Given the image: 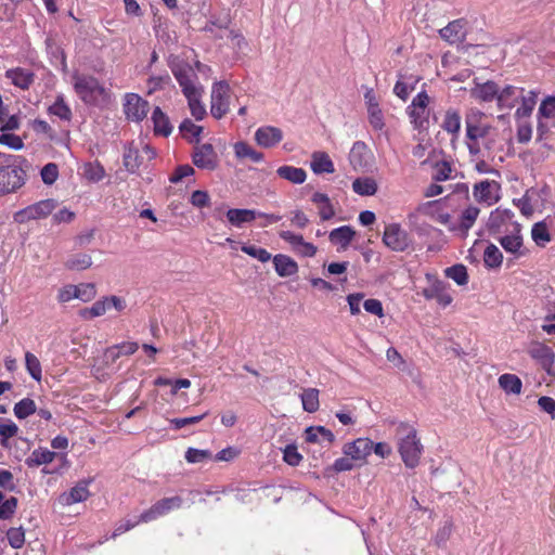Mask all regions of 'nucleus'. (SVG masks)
<instances>
[{"label":"nucleus","instance_id":"412c9836","mask_svg":"<svg viewBox=\"0 0 555 555\" xmlns=\"http://www.w3.org/2000/svg\"><path fill=\"white\" fill-rule=\"evenodd\" d=\"M5 77L12 81V83L23 90H26L34 82V73L24 68H13L5 72Z\"/></svg>","mask_w":555,"mask_h":555},{"label":"nucleus","instance_id":"58836bf2","mask_svg":"<svg viewBox=\"0 0 555 555\" xmlns=\"http://www.w3.org/2000/svg\"><path fill=\"white\" fill-rule=\"evenodd\" d=\"M444 275L453 280L457 285L463 286L468 283V273L464 264H454L444 270Z\"/></svg>","mask_w":555,"mask_h":555},{"label":"nucleus","instance_id":"de8ad7c7","mask_svg":"<svg viewBox=\"0 0 555 555\" xmlns=\"http://www.w3.org/2000/svg\"><path fill=\"white\" fill-rule=\"evenodd\" d=\"M409 116L411 118V122L414 125L415 129H424L428 124V111L427 109H416V107L409 106Z\"/></svg>","mask_w":555,"mask_h":555},{"label":"nucleus","instance_id":"774afa93","mask_svg":"<svg viewBox=\"0 0 555 555\" xmlns=\"http://www.w3.org/2000/svg\"><path fill=\"white\" fill-rule=\"evenodd\" d=\"M538 404L542 411L550 414L552 418H555V400L551 397H540Z\"/></svg>","mask_w":555,"mask_h":555},{"label":"nucleus","instance_id":"680f3d73","mask_svg":"<svg viewBox=\"0 0 555 555\" xmlns=\"http://www.w3.org/2000/svg\"><path fill=\"white\" fill-rule=\"evenodd\" d=\"M181 133L183 137H188V134H192L196 138V141L198 142V137L201 132L203 131V127L196 126L191 119H184L180 127H179Z\"/></svg>","mask_w":555,"mask_h":555},{"label":"nucleus","instance_id":"0eeeda50","mask_svg":"<svg viewBox=\"0 0 555 555\" xmlns=\"http://www.w3.org/2000/svg\"><path fill=\"white\" fill-rule=\"evenodd\" d=\"M383 242L393 251H404L410 246L411 238L400 224L390 223L385 228Z\"/></svg>","mask_w":555,"mask_h":555},{"label":"nucleus","instance_id":"aec40b11","mask_svg":"<svg viewBox=\"0 0 555 555\" xmlns=\"http://www.w3.org/2000/svg\"><path fill=\"white\" fill-rule=\"evenodd\" d=\"M335 440L334 434L324 426H310L306 429V441L310 443L326 442L331 446Z\"/></svg>","mask_w":555,"mask_h":555},{"label":"nucleus","instance_id":"4d7b16f0","mask_svg":"<svg viewBox=\"0 0 555 555\" xmlns=\"http://www.w3.org/2000/svg\"><path fill=\"white\" fill-rule=\"evenodd\" d=\"M242 251L250 257L257 258L261 262H267L271 259V255L266 249L257 247L256 245H243Z\"/></svg>","mask_w":555,"mask_h":555},{"label":"nucleus","instance_id":"f257e3e1","mask_svg":"<svg viewBox=\"0 0 555 555\" xmlns=\"http://www.w3.org/2000/svg\"><path fill=\"white\" fill-rule=\"evenodd\" d=\"M74 89L78 96L87 104H96L105 101L108 94L96 78L89 75L74 74Z\"/></svg>","mask_w":555,"mask_h":555},{"label":"nucleus","instance_id":"338daca9","mask_svg":"<svg viewBox=\"0 0 555 555\" xmlns=\"http://www.w3.org/2000/svg\"><path fill=\"white\" fill-rule=\"evenodd\" d=\"M18 431V427L13 423V422H9L7 424H0V436L2 437L1 439V444L2 446H5V441L9 439V438H12L14 437Z\"/></svg>","mask_w":555,"mask_h":555},{"label":"nucleus","instance_id":"39448f33","mask_svg":"<svg viewBox=\"0 0 555 555\" xmlns=\"http://www.w3.org/2000/svg\"><path fill=\"white\" fill-rule=\"evenodd\" d=\"M115 309L117 312H121L127 308V302L124 298L112 295L103 297L95 301L90 308H83L80 310V315L83 319H93L95 317L103 315L109 309Z\"/></svg>","mask_w":555,"mask_h":555},{"label":"nucleus","instance_id":"37998d69","mask_svg":"<svg viewBox=\"0 0 555 555\" xmlns=\"http://www.w3.org/2000/svg\"><path fill=\"white\" fill-rule=\"evenodd\" d=\"M139 150L132 145L128 146L124 153V166L129 172H134L140 167Z\"/></svg>","mask_w":555,"mask_h":555},{"label":"nucleus","instance_id":"2f4dec72","mask_svg":"<svg viewBox=\"0 0 555 555\" xmlns=\"http://www.w3.org/2000/svg\"><path fill=\"white\" fill-rule=\"evenodd\" d=\"M255 139L260 146L270 147L278 141V129L273 127L259 128Z\"/></svg>","mask_w":555,"mask_h":555},{"label":"nucleus","instance_id":"c03bdc74","mask_svg":"<svg viewBox=\"0 0 555 555\" xmlns=\"http://www.w3.org/2000/svg\"><path fill=\"white\" fill-rule=\"evenodd\" d=\"M36 412L35 401L25 398L14 405V414L17 418L24 420Z\"/></svg>","mask_w":555,"mask_h":555},{"label":"nucleus","instance_id":"a18cd8bd","mask_svg":"<svg viewBox=\"0 0 555 555\" xmlns=\"http://www.w3.org/2000/svg\"><path fill=\"white\" fill-rule=\"evenodd\" d=\"M49 113L60 117L62 120H69L72 118V111L64 102L62 95H59L56 101L49 107Z\"/></svg>","mask_w":555,"mask_h":555},{"label":"nucleus","instance_id":"a878e982","mask_svg":"<svg viewBox=\"0 0 555 555\" xmlns=\"http://www.w3.org/2000/svg\"><path fill=\"white\" fill-rule=\"evenodd\" d=\"M354 235L356 232L351 227L343 225L331 231L330 241L334 244H340L341 248L346 249Z\"/></svg>","mask_w":555,"mask_h":555},{"label":"nucleus","instance_id":"a211bd4d","mask_svg":"<svg viewBox=\"0 0 555 555\" xmlns=\"http://www.w3.org/2000/svg\"><path fill=\"white\" fill-rule=\"evenodd\" d=\"M310 167L315 175L333 173L335 171L334 163L325 152H313Z\"/></svg>","mask_w":555,"mask_h":555},{"label":"nucleus","instance_id":"4c0bfd02","mask_svg":"<svg viewBox=\"0 0 555 555\" xmlns=\"http://www.w3.org/2000/svg\"><path fill=\"white\" fill-rule=\"evenodd\" d=\"M202 91L203 90L193 92L192 94H185L191 114L196 120L203 119L206 114V109L201 103Z\"/></svg>","mask_w":555,"mask_h":555},{"label":"nucleus","instance_id":"393cba45","mask_svg":"<svg viewBox=\"0 0 555 555\" xmlns=\"http://www.w3.org/2000/svg\"><path fill=\"white\" fill-rule=\"evenodd\" d=\"M257 212L251 209H229L227 211V218L229 222L234 227H242L245 223H249L255 220Z\"/></svg>","mask_w":555,"mask_h":555},{"label":"nucleus","instance_id":"f03ea898","mask_svg":"<svg viewBox=\"0 0 555 555\" xmlns=\"http://www.w3.org/2000/svg\"><path fill=\"white\" fill-rule=\"evenodd\" d=\"M12 155H3L0 164V193H10L25 183V172L10 163Z\"/></svg>","mask_w":555,"mask_h":555},{"label":"nucleus","instance_id":"20e7f679","mask_svg":"<svg viewBox=\"0 0 555 555\" xmlns=\"http://www.w3.org/2000/svg\"><path fill=\"white\" fill-rule=\"evenodd\" d=\"M171 70L180 87L182 88L184 95L203 90L202 87L195 83V80H197V75L193 67L186 62H175L171 66Z\"/></svg>","mask_w":555,"mask_h":555},{"label":"nucleus","instance_id":"bf43d9fd","mask_svg":"<svg viewBox=\"0 0 555 555\" xmlns=\"http://www.w3.org/2000/svg\"><path fill=\"white\" fill-rule=\"evenodd\" d=\"M211 457V453L208 450H198L189 448L185 453V460L189 463H199Z\"/></svg>","mask_w":555,"mask_h":555},{"label":"nucleus","instance_id":"3c124183","mask_svg":"<svg viewBox=\"0 0 555 555\" xmlns=\"http://www.w3.org/2000/svg\"><path fill=\"white\" fill-rule=\"evenodd\" d=\"M182 499L180 496H172L159 500L154 504L155 511L158 512L159 516L168 513L175 507H180Z\"/></svg>","mask_w":555,"mask_h":555},{"label":"nucleus","instance_id":"cd10ccee","mask_svg":"<svg viewBox=\"0 0 555 555\" xmlns=\"http://www.w3.org/2000/svg\"><path fill=\"white\" fill-rule=\"evenodd\" d=\"M56 453L49 450L37 449L26 459L25 463L28 467H38L42 464L51 463Z\"/></svg>","mask_w":555,"mask_h":555},{"label":"nucleus","instance_id":"7c9ffc66","mask_svg":"<svg viewBox=\"0 0 555 555\" xmlns=\"http://www.w3.org/2000/svg\"><path fill=\"white\" fill-rule=\"evenodd\" d=\"M235 156L240 159H248L251 163H259L262 159V154L254 150L245 142H237L234 145Z\"/></svg>","mask_w":555,"mask_h":555},{"label":"nucleus","instance_id":"2eb2a0df","mask_svg":"<svg viewBox=\"0 0 555 555\" xmlns=\"http://www.w3.org/2000/svg\"><path fill=\"white\" fill-rule=\"evenodd\" d=\"M423 295L426 299H436L442 307H447L452 302V296L447 292L446 284L439 280L424 288Z\"/></svg>","mask_w":555,"mask_h":555},{"label":"nucleus","instance_id":"bb28decb","mask_svg":"<svg viewBox=\"0 0 555 555\" xmlns=\"http://www.w3.org/2000/svg\"><path fill=\"white\" fill-rule=\"evenodd\" d=\"M518 89L513 86H506L503 90H499L498 106L500 109H511L515 106L518 95Z\"/></svg>","mask_w":555,"mask_h":555},{"label":"nucleus","instance_id":"f704fd0d","mask_svg":"<svg viewBox=\"0 0 555 555\" xmlns=\"http://www.w3.org/2000/svg\"><path fill=\"white\" fill-rule=\"evenodd\" d=\"M302 408L308 413L318 411L320 406L319 390L315 388H307L301 393Z\"/></svg>","mask_w":555,"mask_h":555},{"label":"nucleus","instance_id":"13d9d810","mask_svg":"<svg viewBox=\"0 0 555 555\" xmlns=\"http://www.w3.org/2000/svg\"><path fill=\"white\" fill-rule=\"evenodd\" d=\"M451 171H452V169L448 162L437 163L435 166L433 179L435 181H439V182L446 181L450 178Z\"/></svg>","mask_w":555,"mask_h":555},{"label":"nucleus","instance_id":"49530a36","mask_svg":"<svg viewBox=\"0 0 555 555\" xmlns=\"http://www.w3.org/2000/svg\"><path fill=\"white\" fill-rule=\"evenodd\" d=\"M25 364H26V369L28 371V373L30 374V376L37 380V382H40L41 380V376H42V371H41V364H40V361L38 360V358L33 354L31 352H26L25 354Z\"/></svg>","mask_w":555,"mask_h":555},{"label":"nucleus","instance_id":"6ab92c4d","mask_svg":"<svg viewBox=\"0 0 555 555\" xmlns=\"http://www.w3.org/2000/svg\"><path fill=\"white\" fill-rule=\"evenodd\" d=\"M470 94L473 98L483 102H490L494 99L498 101L499 87L491 80L485 83H476V86L470 90Z\"/></svg>","mask_w":555,"mask_h":555},{"label":"nucleus","instance_id":"1a4fd4ad","mask_svg":"<svg viewBox=\"0 0 555 555\" xmlns=\"http://www.w3.org/2000/svg\"><path fill=\"white\" fill-rule=\"evenodd\" d=\"M483 117L485 114L479 109L472 108L467 112L465 116L467 139L477 141L478 139L488 135L491 127L488 124L482 122Z\"/></svg>","mask_w":555,"mask_h":555},{"label":"nucleus","instance_id":"5701e85b","mask_svg":"<svg viewBox=\"0 0 555 555\" xmlns=\"http://www.w3.org/2000/svg\"><path fill=\"white\" fill-rule=\"evenodd\" d=\"M152 120L154 124V132L155 134H162L164 137H168L172 127L170 125L168 116L163 113L160 107L156 106L152 113Z\"/></svg>","mask_w":555,"mask_h":555},{"label":"nucleus","instance_id":"603ef678","mask_svg":"<svg viewBox=\"0 0 555 555\" xmlns=\"http://www.w3.org/2000/svg\"><path fill=\"white\" fill-rule=\"evenodd\" d=\"M298 266L291 257L280 254V276H291L296 274Z\"/></svg>","mask_w":555,"mask_h":555},{"label":"nucleus","instance_id":"ddd939ff","mask_svg":"<svg viewBox=\"0 0 555 555\" xmlns=\"http://www.w3.org/2000/svg\"><path fill=\"white\" fill-rule=\"evenodd\" d=\"M373 450V441L369 438H358L344 446L343 452L356 461H363Z\"/></svg>","mask_w":555,"mask_h":555},{"label":"nucleus","instance_id":"6e6d98bb","mask_svg":"<svg viewBox=\"0 0 555 555\" xmlns=\"http://www.w3.org/2000/svg\"><path fill=\"white\" fill-rule=\"evenodd\" d=\"M41 179L43 183L51 185L53 184L59 177V168L54 163H49L41 169Z\"/></svg>","mask_w":555,"mask_h":555},{"label":"nucleus","instance_id":"c756f323","mask_svg":"<svg viewBox=\"0 0 555 555\" xmlns=\"http://www.w3.org/2000/svg\"><path fill=\"white\" fill-rule=\"evenodd\" d=\"M480 209L475 206H468L461 214L459 230L466 235L478 218Z\"/></svg>","mask_w":555,"mask_h":555},{"label":"nucleus","instance_id":"e2e57ef3","mask_svg":"<svg viewBox=\"0 0 555 555\" xmlns=\"http://www.w3.org/2000/svg\"><path fill=\"white\" fill-rule=\"evenodd\" d=\"M539 115L545 118L555 117V96H547L539 107Z\"/></svg>","mask_w":555,"mask_h":555},{"label":"nucleus","instance_id":"864d4df0","mask_svg":"<svg viewBox=\"0 0 555 555\" xmlns=\"http://www.w3.org/2000/svg\"><path fill=\"white\" fill-rule=\"evenodd\" d=\"M10 545L13 548H21L25 542V532L22 527L10 528L7 532Z\"/></svg>","mask_w":555,"mask_h":555},{"label":"nucleus","instance_id":"7ed1b4c3","mask_svg":"<svg viewBox=\"0 0 555 555\" xmlns=\"http://www.w3.org/2000/svg\"><path fill=\"white\" fill-rule=\"evenodd\" d=\"M399 452L404 464L414 468L420 462L422 444L416 437V430L409 428L406 435L400 439Z\"/></svg>","mask_w":555,"mask_h":555},{"label":"nucleus","instance_id":"72a5a7b5","mask_svg":"<svg viewBox=\"0 0 555 555\" xmlns=\"http://www.w3.org/2000/svg\"><path fill=\"white\" fill-rule=\"evenodd\" d=\"M503 261L502 251L494 245L489 244L483 253V262L487 268L495 269L501 267Z\"/></svg>","mask_w":555,"mask_h":555},{"label":"nucleus","instance_id":"9b49d317","mask_svg":"<svg viewBox=\"0 0 555 555\" xmlns=\"http://www.w3.org/2000/svg\"><path fill=\"white\" fill-rule=\"evenodd\" d=\"M124 111L128 119L138 122L146 117L150 111V104L146 100L142 99L138 94L128 93L126 95Z\"/></svg>","mask_w":555,"mask_h":555},{"label":"nucleus","instance_id":"5fc2aeb1","mask_svg":"<svg viewBox=\"0 0 555 555\" xmlns=\"http://www.w3.org/2000/svg\"><path fill=\"white\" fill-rule=\"evenodd\" d=\"M283 461L291 466H297L302 461V455L296 446L289 444L283 450Z\"/></svg>","mask_w":555,"mask_h":555},{"label":"nucleus","instance_id":"09e8293b","mask_svg":"<svg viewBox=\"0 0 555 555\" xmlns=\"http://www.w3.org/2000/svg\"><path fill=\"white\" fill-rule=\"evenodd\" d=\"M532 240L540 246H544L551 241L547 227L543 222H537L531 230Z\"/></svg>","mask_w":555,"mask_h":555},{"label":"nucleus","instance_id":"dca6fc26","mask_svg":"<svg viewBox=\"0 0 555 555\" xmlns=\"http://www.w3.org/2000/svg\"><path fill=\"white\" fill-rule=\"evenodd\" d=\"M89 482V480L78 481L77 485L73 487L68 493H63L60 496L61 502L65 505H72L86 501L90 495L88 490Z\"/></svg>","mask_w":555,"mask_h":555},{"label":"nucleus","instance_id":"6e6552de","mask_svg":"<svg viewBox=\"0 0 555 555\" xmlns=\"http://www.w3.org/2000/svg\"><path fill=\"white\" fill-rule=\"evenodd\" d=\"M56 207L54 199L40 201L34 205H30L14 215V220L20 223L27 222L39 218L49 216Z\"/></svg>","mask_w":555,"mask_h":555},{"label":"nucleus","instance_id":"8fccbe9b","mask_svg":"<svg viewBox=\"0 0 555 555\" xmlns=\"http://www.w3.org/2000/svg\"><path fill=\"white\" fill-rule=\"evenodd\" d=\"M77 299L82 300L83 302L91 301L96 295L95 284L93 283H81L79 285H75Z\"/></svg>","mask_w":555,"mask_h":555},{"label":"nucleus","instance_id":"e433bc0d","mask_svg":"<svg viewBox=\"0 0 555 555\" xmlns=\"http://www.w3.org/2000/svg\"><path fill=\"white\" fill-rule=\"evenodd\" d=\"M280 178H284L295 184H301L305 182L307 173L302 168L280 166Z\"/></svg>","mask_w":555,"mask_h":555},{"label":"nucleus","instance_id":"052dcab7","mask_svg":"<svg viewBox=\"0 0 555 555\" xmlns=\"http://www.w3.org/2000/svg\"><path fill=\"white\" fill-rule=\"evenodd\" d=\"M17 506V499L14 496H11L4 502H1L0 504V518L1 519H9L12 517V515L15 513Z\"/></svg>","mask_w":555,"mask_h":555},{"label":"nucleus","instance_id":"4468645a","mask_svg":"<svg viewBox=\"0 0 555 555\" xmlns=\"http://www.w3.org/2000/svg\"><path fill=\"white\" fill-rule=\"evenodd\" d=\"M529 354L531 358L537 360L543 370L547 372V374H552V365L554 363L555 354L552 349L543 344H535L529 349Z\"/></svg>","mask_w":555,"mask_h":555},{"label":"nucleus","instance_id":"9d476101","mask_svg":"<svg viewBox=\"0 0 555 555\" xmlns=\"http://www.w3.org/2000/svg\"><path fill=\"white\" fill-rule=\"evenodd\" d=\"M500 184L493 180H482L474 185L473 196L481 204L492 206L499 202Z\"/></svg>","mask_w":555,"mask_h":555},{"label":"nucleus","instance_id":"a19ab883","mask_svg":"<svg viewBox=\"0 0 555 555\" xmlns=\"http://www.w3.org/2000/svg\"><path fill=\"white\" fill-rule=\"evenodd\" d=\"M442 129L446 130L449 133L456 134L459 133L461 129V116L460 114L454 109H449L446 113L443 122H442Z\"/></svg>","mask_w":555,"mask_h":555},{"label":"nucleus","instance_id":"473e14b6","mask_svg":"<svg viewBox=\"0 0 555 555\" xmlns=\"http://www.w3.org/2000/svg\"><path fill=\"white\" fill-rule=\"evenodd\" d=\"M353 191L362 196L374 195L377 191V184L372 178H358L352 182Z\"/></svg>","mask_w":555,"mask_h":555},{"label":"nucleus","instance_id":"0e129e2a","mask_svg":"<svg viewBox=\"0 0 555 555\" xmlns=\"http://www.w3.org/2000/svg\"><path fill=\"white\" fill-rule=\"evenodd\" d=\"M194 175V169L190 165H181L175 169V172L170 176L169 181L171 183H178L183 178Z\"/></svg>","mask_w":555,"mask_h":555},{"label":"nucleus","instance_id":"69168bd1","mask_svg":"<svg viewBox=\"0 0 555 555\" xmlns=\"http://www.w3.org/2000/svg\"><path fill=\"white\" fill-rule=\"evenodd\" d=\"M513 202L520 209L524 216L529 217L533 214V207L531 205V199L528 196V191L522 197L514 199Z\"/></svg>","mask_w":555,"mask_h":555},{"label":"nucleus","instance_id":"b1692460","mask_svg":"<svg viewBox=\"0 0 555 555\" xmlns=\"http://www.w3.org/2000/svg\"><path fill=\"white\" fill-rule=\"evenodd\" d=\"M513 212L509 209H501L496 208L491 211L487 227L490 232L496 233L500 232L501 227L508 220L512 219Z\"/></svg>","mask_w":555,"mask_h":555},{"label":"nucleus","instance_id":"423d86ee","mask_svg":"<svg viewBox=\"0 0 555 555\" xmlns=\"http://www.w3.org/2000/svg\"><path fill=\"white\" fill-rule=\"evenodd\" d=\"M230 96L231 89L228 82L219 81L214 85L210 112L215 118L220 119L229 112Z\"/></svg>","mask_w":555,"mask_h":555},{"label":"nucleus","instance_id":"79ce46f5","mask_svg":"<svg viewBox=\"0 0 555 555\" xmlns=\"http://www.w3.org/2000/svg\"><path fill=\"white\" fill-rule=\"evenodd\" d=\"M499 241L505 251L514 255L518 254L522 246V237L519 234V231H517L516 234L502 236Z\"/></svg>","mask_w":555,"mask_h":555},{"label":"nucleus","instance_id":"c85d7f7f","mask_svg":"<svg viewBox=\"0 0 555 555\" xmlns=\"http://www.w3.org/2000/svg\"><path fill=\"white\" fill-rule=\"evenodd\" d=\"M499 385L506 393L519 395L521 392L522 383L517 375L508 373L501 375Z\"/></svg>","mask_w":555,"mask_h":555},{"label":"nucleus","instance_id":"c9c22d12","mask_svg":"<svg viewBox=\"0 0 555 555\" xmlns=\"http://www.w3.org/2000/svg\"><path fill=\"white\" fill-rule=\"evenodd\" d=\"M92 266V258L88 254H75L65 261V267L69 270L81 271Z\"/></svg>","mask_w":555,"mask_h":555},{"label":"nucleus","instance_id":"ea45409f","mask_svg":"<svg viewBox=\"0 0 555 555\" xmlns=\"http://www.w3.org/2000/svg\"><path fill=\"white\" fill-rule=\"evenodd\" d=\"M537 92L529 91L526 95L521 96V105L516 111L517 117H528L531 115L537 103Z\"/></svg>","mask_w":555,"mask_h":555},{"label":"nucleus","instance_id":"f3484780","mask_svg":"<svg viewBox=\"0 0 555 555\" xmlns=\"http://www.w3.org/2000/svg\"><path fill=\"white\" fill-rule=\"evenodd\" d=\"M440 36L450 43L462 42L465 39L464 24L462 20L450 22L446 27L440 29Z\"/></svg>","mask_w":555,"mask_h":555},{"label":"nucleus","instance_id":"4be33fe9","mask_svg":"<svg viewBox=\"0 0 555 555\" xmlns=\"http://www.w3.org/2000/svg\"><path fill=\"white\" fill-rule=\"evenodd\" d=\"M369 154L367 146L362 141L353 143L349 153V160L353 168H363L367 165L366 156Z\"/></svg>","mask_w":555,"mask_h":555},{"label":"nucleus","instance_id":"f8f14e48","mask_svg":"<svg viewBox=\"0 0 555 555\" xmlns=\"http://www.w3.org/2000/svg\"><path fill=\"white\" fill-rule=\"evenodd\" d=\"M193 163L201 169L214 170L218 165V156L210 143L196 145L192 154Z\"/></svg>","mask_w":555,"mask_h":555}]
</instances>
